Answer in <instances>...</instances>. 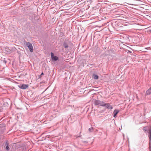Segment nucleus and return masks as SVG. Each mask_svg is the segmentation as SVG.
<instances>
[{
  "label": "nucleus",
  "instance_id": "f257e3e1",
  "mask_svg": "<svg viewBox=\"0 0 151 151\" xmlns=\"http://www.w3.org/2000/svg\"><path fill=\"white\" fill-rule=\"evenodd\" d=\"M24 43L27 47H28L29 49L31 52H33V48L31 43L29 42H24Z\"/></svg>",
  "mask_w": 151,
  "mask_h": 151
},
{
  "label": "nucleus",
  "instance_id": "f03ea898",
  "mask_svg": "<svg viewBox=\"0 0 151 151\" xmlns=\"http://www.w3.org/2000/svg\"><path fill=\"white\" fill-rule=\"evenodd\" d=\"M104 102L103 101L100 100H95L94 103L95 105H99L102 106H103Z\"/></svg>",
  "mask_w": 151,
  "mask_h": 151
},
{
  "label": "nucleus",
  "instance_id": "7ed1b4c3",
  "mask_svg": "<svg viewBox=\"0 0 151 151\" xmlns=\"http://www.w3.org/2000/svg\"><path fill=\"white\" fill-rule=\"evenodd\" d=\"M103 107L105 108L106 109H109L111 110L113 109L112 106L110 105V104L109 103H105L103 105Z\"/></svg>",
  "mask_w": 151,
  "mask_h": 151
},
{
  "label": "nucleus",
  "instance_id": "20e7f679",
  "mask_svg": "<svg viewBox=\"0 0 151 151\" xmlns=\"http://www.w3.org/2000/svg\"><path fill=\"white\" fill-rule=\"evenodd\" d=\"M28 86L27 85L24 84H20L19 85V87L22 89H25L27 88Z\"/></svg>",
  "mask_w": 151,
  "mask_h": 151
},
{
  "label": "nucleus",
  "instance_id": "39448f33",
  "mask_svg": "<svg viewBox=\"0 0 151 151\" xmlns=\"http://www.w3.org/2000/svg\"><path fill=\"white\" fill-rule=\"evenodd\" d=\"M50 54L51 58L53 61H56L58 60V58L57 56H54L53 53L51 52Z\"/></svg>",
  "mask_w": 151,
  "mask_h": 151
},
{
  "label": "nucleus",
  "instance_id": "423d86ee",
  "mask_svg": "<svg viewBox=\"0 0 151 151\" xmlns=\"http://www.w3.org/2000/svg\"><path fill=\"white\" fill-rule=\"evenodd\" d=\"M119 112V110L117 109H115L113 111V116L114 118H116V117L117 114Z\"/></svg>",
  "mask_w": 151,
  "mask_h": 151
},
{
  "label": "nucleus",
  "instance_id": "0eeeda50",
  "mask_svg": "<svg viewBox=\"0 0 151 151\" xmlns=\"http://www.w3.org/2000/svg\"><path fill=\"white\" fill-rule=\"evenodd\" d=\"M147 132L148 133V136L149 137L150 143L151 142V128H150L149 131H148Z\"/></svg>",
  "mask_w": 151,
  "mask_h": 151
},
{
  "label": "nucleus",
  "instance_id": "6e6552de",
  "mask_svg": "<svg viewBox=\"0 0 151 151\" xmlns=\"http://www.w3.org/2000/svg\"><path fill=\"white\" fill-rule=\"evenodd\" d=\"M151 93V87L146 92V94L147 95H150Z\"/></svg>",
  "mask_w": 151,
  "mask_h": 151
},
{
  "label": "nucleus",
  "instance_id": "1a4fd4ad",
  "mask_svg": "<svg viewBox=\"0 0 151 151\" xmlns=\"http://www.w3.org/2000/svg\"><path fill=\"white\" fill-rule=\"evenodd\" d=\"M99 78V76L95 74H93V78L94 79H97Z\"/></svg>",
  "mask_w": 151,
  "mask_h": 151
},
{
  "label": "nucleus",
  "instance_id": "9d476101",
  "mask_svg": "<svg viewBox=\"0 0 151 151\" xmlns=\"http://www.w3.org/2000/svg\"><path fill=\"white\" fill-rule=\"evenodd\" d=\"M6 149L8 151L10 149L9 147V144L7 142H6Z\"/></svg>",
  "mask_w": 151,
  "mask_h": 151
},
{
  "label": "nucleus",
  "instance_id": "9b49d317",
  "mask_svg": "<svg viewBox=\"0 0 151 151\" xmlns=\"http://www.w3.org/2000/svg\"><path fill=\"white\" fill-rule=\"evenodd\" d=\"M64 47L65 48H67L68 47V45L66 42H64L63 44Z\"/></svg>",
  "mask_w": 151,
  "mask_h": 151
},
{
  "label": "nucleus",
  "instance_id": "f8f14e48",
  "mask_svg": "<svg viewBox=\"0 0 151 151\" xmlns=\"http://www.w3.org/2000/svg\"><path fill=\"white\" fill-rule=\"evenodd\" d=\"M143 130L146 133V132L147 131V127H144L143 128Z\"/></svg>",
  "mask_w": 151,
  "mask_h": 151
},
{
  "label": "nucleus",
  "instance_id": "ddd939ff",
  "mask_svg": "<svg viewBox=\"0 0 151 151\" xmlns=\"http://www.w3.org/2000/svg\"><path fill=\"white\" fill-rule=\"evenodd\" d=\"M88 131L89 132H92L93 131V127H91V128H90L88 129Z\"/></svg>",
  "mask_w": 151,
  "mask_h": 151
},
{
  "label": "nucleus",
  "instance_id": "4468645a",
  "mask_svg": "<svg viewBox=\"0 0 151 151\" xmlns=\"http://www.w3.org/2000/svg\"><path fill=\"white\" fill-rule=\"evenodd\" d=\"M93 0H88V2H89L90 3H91L93 1Z\"/></svg>",
  "mask_w": 151,
  "mask_h": 151
},
{
  "label": "nucleus",
  "instance_id": "2eb2a0df",
  "mask_svg": "<svg viewBox=\"0 0 151 151\" xmlns=\"http://www.w3.org/2000/svg\"><path fill=\"white\" fill-rule=\"evenodd\" d=\"M44 75V73H43V72H42V73H41V75L40 76V77H41L42 76V75Z\"/></svg>",
  "mask_w": 151,
  "mask_h": 151
},
{
  "label": "nucleus",
  "instance_id": "dca6fc26",
  "mask_svg": "<svg viewBox=\"0 0 151 151\" xmlns=\"http://www.w3.org/2000/svg\"><path fill=\"white\" fill-rule=\"evenodd\" d=\"M83 142H84V143H88V142L87 141H83Z\"/></svg>",
  "mask_w": 151,
  "mask_h": 151
},
{
  "label": "nucleus",
  "instance_id": "f3484780",
  "mask_svg": "<svg viewBox=\"0 0 151 151\" xmlns=\"http://www.w3.org/2000/svg\"><path fill=\"white\" fill-rule=\"evenodd\" d=\"M81 135H80V136H78L77 137H81Z\"/></svg>",
  "mask_w": 151,
  "mask_h": 151
},
{
  "label": "nucleus",
  "instance_id": "a211bd4d",
  "mask_svg": "<svg viewBox=\"0 0 151 151\" xmlns=\"http://www.w3.org/2000/svg\"><path fill=\"white\" fill-rule=\"evenodd\" d=\"M150 32L151 33V30H150Z\"/></svg>",
  "mask_w": 151,
  "mask_h": 151
}]
</instances>
